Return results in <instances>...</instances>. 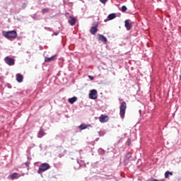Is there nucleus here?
<instances>
[{"label":"nucleus","instance_id":"1","mask_svg":"<svg viewBox=\"0 0 181 181\" xmlns=\"http://www.w3.org/2000/svg\"><path fill=\"white\" fill-rule=\"evenodd\" d=\"M2 35L4 37H6V39H16V37H18V33L16 30L3 31Z\"/></svg>","mask_w":181,"mask_h":181},{"label":"nucleus","instance_id":"2","mask_svg":"<svg viewBox=\"0 0 181 181\" xmlns=\"http://www.w3.org/2000/svg\"><path fill=\"white\" fill-rule=\"evenodd\" d=\"M125 111H127V102L124 101L121 103L119 107V115L121 118H124Z\"/></svg>","mask_w":181,"mask_h":181},{"label":"nucleus","instance_id":"3","mask_svg":"<svg viewBox=\"0 0 181 181\" xmlns=\"http://www.w3.org/2000/svg\"><path fill=\"white\" fill-rule=\"evenodd\" d=\"M49 169H50V165H49L47 163H44L41 164L38 169L37 173H43V172H46V170Z\"/></svg>","mask_w":181,"mask_h":181},{"label":"nucleus","instance_id":"4","mask_svg":"<svg viewBox=\"0 0 181 181\" xmlns=\"http://www.w3.org/2000/svg\"><path fill=\"white\" fill-rule=\"evenodd\" d=\"M4 62L8 66H13V64H15V59L13 58H11L9 57H6L4 59Z\"/></svg>","mask_w":181,"mask_h":181},{"label":"nucleus","instance_id":"5","mask_svg":"<svg viewBox=\"0 0 181 181\" xmlns=\"http://www.w3.org/2000/svg\"><path fill=\"white\" fill-rule=\"evenodd\" d=\"M93 25H95L94 27H92L90 30V32L91 33V35H95V33H97L98 32V23H93Z\"/></svg>","mask_w":181,"mask_h":181},{"label":"nucleus","instance_id":"6","mask_svg":"<svg viewBox=\"0 0 181 181\" xmlns=\"http://www.w3.org/2000/svg\"><path fill=\"white\" fill-rule=\"evenodd\" d=\"M89 98L91 100H97V91L95 90H90L89 93Z\"/></svg>","mask_w":181,"mask_h":181},{"label":"nucleus","instance_id":"7","mask_svg":"<svg viewBox=\"0 0 181 181\" xmlns=\"http://www.w3.org/2000/svg\"><path fill=\"white\" fill-rule=\"evenodd\" d=\"M108 119H110V117H108L107 115H102L99 117V120H100V122H107Z\"/></svg>","mask_w":181,"mask_h":181},{"label":"nucleus","instance_id":"8","mask_svg":"<svg viewBox=\"0 0 181 181\" xmlns=\"http://www.w3.org/2000/svg\"><path fill=\"white\" fill-rule=\"evenodd\" d=\"M56 56L57 55H54L51 57H45V63H49L50 62H54V60H56Z\"/></svg>","mask_w":181,"mask_h":181},{"label":"nucleus","instance_id":"9","mask_svg":"<svg viewBox=\"0 0 181 181\" xmlns=\"http://www.w3.org/2000/svg\"><path fill=\"white\" fill-rule=\"evenodd\" d=\"M125 23V28H127V30H131V28H132V24L129 23V20H126L124 21Z\"/></svg>","mask_w":181,"mask_h":181},{"label":"nucleus","instance_id":"10","mask_svg":"<svg viewBox=\"0 0 181 181\" xmlns=\"http://www.w3.org/2000/svg\"><path fill=\"white\" fill-rule=\"evenodd\" d=\"M98 40H100V42H103V43H107V37H105L103 35H98Z\"/></svg>","mask_w":181,"mask_h":181},{"label":"nucleus","instance_id":"11","mask_svg":"<svg viewBox=\"0 0 181 181\" xmlns=\"http://www.w3.org/2000/svg\"><path fill=\"white\" fill-rule=\"evenodd\" d=\"M16 81H18V83H22V81H23V76L21 74H17L16 75Z\"/></svg>","mask_w":181,"mask_h":181},{"label":"nucleus","instance_id":"12","mask_svg":"<svg viewBox=\"0 0 181 181\" xmlns=\"http://www.w3.org/2000/svg\"><path fill=\"white\" fill-rule=\"evenodd\" d=\"M19 174L18 173H14L9 175V177L11 180H15L16 179H18Z\"/></svg>","mask_w":181,"mask_h":181},{"label":"nucleus","instance_id":"13","mask_svg":"<svg viewBox=\"0 0 181 181\" xmlns=\"http://www.w3.org/2000/svg\"><path fill=\"white\" fill-rule=\"evenodd\" d=\"M69 18H70V19L68 21L69 23L71 24V26H74V25H76V18H74L71 16H70Z\"/></svg>","mask_w":181,"mask_h":181},{"label":"nucleus","instance_id":"14","mask_svg":"<svg viewBox=\"0 0 181 181\" xmlns=\"http://www.w3.org/2000/svg\"><path fill=\"white\" fill-rule=\"evenodd\" d=\"M68 101L70 104H74V103L77 101V97L71 98L68 100Z\"/></svg>","mask_w":181,"mask_h":181},{"label":"nucleus","instance_id":"15","mask_svg":"<svg viewBox=\"0 0 181 181\" xmlns=\"http://www.w3.org/2000/svg\"><path fill=\"white\" fill-rule=\"evenodd\" d=\"M78 128L79 129H81V131H83V129H87V128H88V125L86 124H82L79 125Z\"/></svg>","mask_w":181,"mask_h":181},{"label":"nucleus","instance_id":"16","mask_svg":"<svg viewBox=\"0 0 181 181\" xmlns=\"http://www.w3.org/2000/svg\"><path fill=\"white\" fill-rule=\"evenodd\" d=\"M109 21H112V19H115L117 18V14L115 13H111L107 16Z\"/></svg>","mask_w":181,"mask_h":181},{"label":"nucleus","instance_id":"17","mask_svg":"<svg viewBox=\"0 0 181 181\" xmlns=\"http://www.w3.org/2000/svg\"><path fill=\"white\" fill-rule=\"evenodd\" d=\"M169 175H170V176H172L173 175V173L169 172V171H166L165 173V179L169 178Z\"/></svg>","mask_w":181,"mask_h":181},{"label":"nucleus","instance_id":"18","mask_svg":"<svg viewBox=\"0 0 181 181\" xmlns=\"http://www.w3.org/2000/svg\"><path fill=\"white\" fill-rule=\"evenodd\" d=\"M43 135H45V132L42 129L40 130L38 133V138H42Z\"/></svg>","mask_w":181,"mask_h":181},{"label":"nucleus","instance_id":"19","mask_svg":"<svg viewBox=\"0 0 181 181\" xmlns=\"http://www.w3.org/2000/svg\"><path fill=\"white\" fill-rule=\"evenodd\" d=\"M42 15H45V13H47L49 12V8H43L42 10Z\"/></svg>","mask_w":181,"mask_h":181},{"label":"nucleus","instance_id":"20","mask_svg":"<svg viewBox=\"0 0 181 181\" xmlns=\"http://www.w3.org/2000/svg\"><path fill=\"white\" fill-rule=\"evenodd\" d=\"M127 9L128 8H127L125 6H122L121 11L122 12H127Z\"/></svg>","mask_w":181,"mask_h":181},{"label":"nucleus","instance_id":"21","mask_svg":"<svg viewBox=\"0 0 181 181\" xmlns=\"http://www.w3.org/2000/svg\"><path fill=\"white\" fill-rule=\"evenodd\" d=\"M88 78H90V80H91L92 81H93V80H94V76H88Z\"/></svg>","mask_w":181,"mask_h":181},{"label":"nucleus","instance_id":"22","mask_svg":"<svg viewBox=\"0 0 181 181\" xmlns=\"http://www.w3.org/2000/svg\"><path fill=\"white\" fill-rule=\"evenodd\" d=\"M148 181H159V180L157 179H155V178H151V179L148 180Z\"/></svg>","mask_w":181,"mask_h":181},{"label":"nucleus","instance_id":"23","mask_svg":"<svg viewBox=\"0 0 181 181\" xmlns=\"http://www.w3.org/2000/svg\"><path fill=\"white\" fill-rule=\"evenodd\" d=\"M108 0H100V1L101 2V4H105V2H107Z\"/></svg>","mask_w":181,"mask_h":181},{"label":"nucleus","instance_id":"24","mask_svg":"<svg viewBox=\"0 0 181 181\" xmlns=\"http://www.w3.org/2000/svg\"><path fill=\"white\" fill-rule=\"evenodd\" d=\"M25 166H29V165H30V163L26 162V163H25Z\"/></svg>","mask_w":181,"mask_h":181},{"label":"nucleus","instance_id":"25","mask_svg":"<svg viewBox=\"0 0 181 181\" xmlns=\"http://www.w3.org/2000/svg\"><path fill=\"white\" fill-rule=\"evenodd\" d=\"M126 156H127L128 158H131V154L128 153Z\"/></svg>","mask_w":181,"mask_h":181},{"label":"nucleus","instance_id":"26","mask_svg":"<svg viewBox=\"0 0 181 181\" xmlns=\"http://www.w3.org/2000/svg\"><path fill=\"white\" fill-rule=\"evenodd\" d=\"M180 80L181 81V75L180 76Z\"/></svg>","mask_w":181,"mask_h":181},{"label":"nucleus","instance_id":"27","mask_svg":"<svg viewBox=\"0 0 181 181\" xmlns=\"http://www.w3.org/2000/svg\"><path fill=\"white\" fill-rule=\"evenodd\" d=\"M23 6H26V4H23Z\"/></svg>","mask_w":181,"mask_h":181}]
</instances>
